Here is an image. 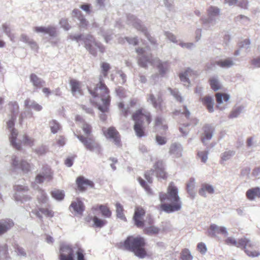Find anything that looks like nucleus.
I'll list each match as a JSON object with an SVG mask.
<instances>
[{
    "label": "nucleus",
    "instance_id": "412c9836",
    "mask_svg": "<svg viewBox=\"0 0 260 260\" xmlns=\"http://www.w3.org/2000/svg\"><path fill=\"white\" fill-rule=\"evenodd\" d=\"M148 101L151 102L153 107L156 109L159 110H162L161 104L162 100L161 98V94L160 92H159L156 96H155L153 93H151L149 95Z\"/></svg>",
    "mask_w": 260,
    "mask_h": 260
},
{
    "label": "nucleus",
    "instance_id": "ea45409f",
    "mask_svg": "<svg viewBox=\"0 0 260 260\" xmlns=\"http://www.w3.org/2000/svg\"><path fill=\"white\" fill-rule=\"evenodd\" d=\"M116 208L117 217L122 220L125 221L126 217L123 214V209L122 206L120 203H117L116 204Z\"/></svg>",
    "mask_w": 260,
    "mask_h": 260
},
{
    "label": "nucleus",
    "instance_id": "ddd939ff",
    "mask_svg": "<svg viewBox=\"0 0 260 260\" xmlns=\"http://www.w3.org/2000/svg\"><path fill=\"white\" fill-rule=\"evenodd\" d=\"M52 179V172L51 169L47 166L42 167L41 171L36 176L35 182L42 183L44 180L50 181Z\"/></svg>",
    "mask_w": 260,
    "mask_h": 260
},
{
    "label": "nucleus",
    "instance_id": "09e8293b",
    "mask_svg": "<svg viewBox=\"0 0 260 260\" xmlns=\"http://www.w3.org/2000/svg\"><path fill=\"white\" fill-rule=\"evenodd\" d=\"M169 90L170 91L171 94L174 97V98L178 102L182 103L184 101L183 98L181 96L179 91L177 89H172L171 88H169Z\"/></svg>",
    "mask_w": 260,
    "mask_h": 260
},
{
    "label": "nucleus",
    "instance_id": "774afa93",
    "mask_svg": "<svg viewBox=\"0 0 260 260\" xmlns=\"http://www.w3.org/2000/svg\"><path fill=\"white\" fill-rule=\"evenodd\" d=\"M78 20L79 21V26L81 27L84 28L88 25V21L86 20V19L84 18V16L82 15V16H80V18L78 19Z\"/></svg>",
    "mask_w": 260,
    "mask_h": 260
},
{
    "label": "nucleus",
    "instance_id": "3c124183",
    "mask_svg": "<svg viewBox=\"0 0 260 260\" xmlns=\"http://www.w3.org/2000/svg\"><path fill=\"white\" fill-rule=\"evenodd\" d=\"M92 220L94 223V225L96 228H101L107 223L106 220L100 219L97 216H94Z\"/></svg>",
    "mask_w": 260,
    "mask_h": 260
},
{
    "label": "nucleus",
    "instance_id": "f3484780",
    "mask_svg": "<svg viewBox=\"0 0 260 260\" xmlns=\"http://www.w3.org/2000/svg\"><path fill=\"white\" fill-rule=\"evenodd\" d=\"M208 236L211 237H215L216 234H221L224 236L228 235L227 229L224 226H219L215 224H211L208 231Z\"/></svg>",
    "mask_w": 260,
    "mask_h": 260
},
{
    "label": "nucleus",
    "instance_id": "5701e85b",
    "mask_svg": "<svg viewBox=\"0 0 260 260\" xmlns=\"http://www.w3.org/2000/svg\"><path fill=\"white\" fill-rule=\"evenodd\" d=\"M154 172L157 178L165 179L167 178V174L165 171V168L162 161H157L154 165Z\"/></svg>",
    "mask_w": 260,
    "mask_h": 260
},
{
    "label": "nucleus",
    "instance_id": "7ed1b4c3",
    "mask_svg": "<svg viewBox=\"0 0 260 260\" xmlns=\"http://www.w3.org/2000/svg\"><path fill=\"white\" fill-rule=\"evenodd\" d=\"M136 52L139 56L138 64L142 68H146L148 63H150L157 67L159 74L164 76L169 69V64L167 61L162 62L157 58H152L151 54L146 53L145 49L143 48H138Z\"/></svg>",
    "mask_w": 260,
    "mask_h": 260
},
{
    "label": "nucleus",
    "instance_id": "6e6d98bb",
    "mask_svg": "<svg viewBox=\"0 0 260 260\" xmlns=\"http://www.w3.org/2000/svg\"><path fill=\"white\" fill-rule=\"evenodd\" d=\"M209 154L208 150H205L202 151H199L198 152V155L201 159L202 162L205 163L208 159V155Z\"/></svg>",
    "mask_w": 260,
    "mask_h": 260
},
{
    "label": "nucleus",
    "instance_id": "6ab92c4d",
    "mask_svg": "<svg viewBox=\"0 0 260 260\" xmlns=\"http://www.w3.org/2000/svg\"><path fill=\"white\" fill-rule=\"evenodd\" d=\"M145 211L142 208H137L135 210L133 220L135 222V224L138 228H142L144 225V223L141 220L142 217L145 215Z\"/></svg>",
    "mask_w": 260,
    "mask_h": 260
},
{
    "label": "nucleus",
    "instance_id": "a18cd8bd",
    "mask_svg": "<svg viewBox=\"0 0 260 260\" xmlns=\"http://www.w3.org/2000/svg\"><path fill=\"white\" fill-rule=\"evenodd\" d=\"M236 22L240 23L244 25H248L250 21V19L243 15H239L235 18Z\"/></svg>",
    "mask_w": 260,
    "mask_h": 260
},
{
    "label": "nucleus",
    "instance_id": "72a5a7b5",
    "mask_svg": "<svg viewBox=\"0 0 260 260\" xmlns=\"http://www.w3.org/2000/svg\"><path fill=\"white\" fill-rule=\"evenodd\" d=\"M195 179L193 178H191L189 179V182L186 184L187 192L192 199H193L196 195V192L194 190L195 188Z\"/></svg>",
    "mask_w": 260,
    "mask_h": 260
},
{
    "label": "nucleus",
    "instance_id": "a19ab883",
    "mask_svg": "<svg viewBox=\"0 0 260 260\" xmlns=\"http://www.w3.org/2000/svg\"><path fill=\"white\" fill-rule=\"evenodd\" d=\"M49 126L53 134L57 133L61 127L59 123L55 120H52L49 122Z\"/></svg>",
    "mask_w": 260,
    "mask_h": 260
},
{
    "label": "nucleus",
    "instance_id": "37998d69",
    "mask_svg": "<svg viewBox=\"0 0 260 260\" xmlns=\"http://www.w3.org/2000/svg\"><path fill=\"white\" fill-rule=\"evenodd\" d=\"M160 229L154 226H150L149 227L145 228L144 232L145 234L148 235H152L157 234L159 233Z\"/></svg>",
    "mask_w": 260,
    "mask_h": 260
},
{
    "label": "nucleus",
    "instance_id": "f704fd0d",
    "mask_svg": "<svg viewBox=\"0 0 260 260\" xmlns=\"http://www.w3.org/2000/svg\"><path fill=\"white\" fill-rule=\"evenodd\" d=\"M60 253H64L69 256L74 255V251L72 246L69 244H61L60 246Z\"/></svg>",
    "mask_w": 260,
    "mask_h": 260
},
{
    "label": "nucleus",
    "instance_id": "e433bc0d",
    "mask_svg": "<svg viewBox=\"0 0 260 260\" xmlns=\"http://www.w3.org/2000/svg\"><path fill=\"white\" fill-rule=\"evenodd\" d=\"M70 85L71 86V91L72 93L74 95H75V94L77 92L80 93V82L77 81L76 80L72 79L70 81Z\"/></svg>",
    "mask_w": 260,
    "mask_h": 260
},
{
    "label": "nucleus",
    "instance_id": "c9c22d12",
    "mask_svg": "<svg viewBox=\"0 0 260 260\" xmlns=\"http://www.w3.org/2000/svg\"><path fill=\"white\" fill-rule=\"evenodd\" d=\"M9 109L11 112V116L13 119H16L19 112V106L16 102H11L9 104Z\"/></svg>",
    "mask_w": 260,
    "mask_h": 260
},
{
    "label": "nucleus",
    "instance_id": "473e14b6",
    "mask_svg": "<svg viewBox=\"0 0 260 260\" xmlns=\"http://www.w3.org/2000/svg\"><path fill=\"white\" fill-rule=\"evenodd\" d=\"M24 105L26 108L32 109L36 111H40L43 107L41 105L38 104L36 102L30 99H26L24 101Z\"/></svg>",
    "mask_w": 260,
    "mask_h": 260
},
{
    "label": "nucleus",
    "instance_id": "c85d7f7f",
    "mask_svg": "<svg viewBox=\"0 0 260 260\" xmlns=\"http://www.w3.org/2000/svg\"><path fill=\"white\" fill-rule=\"evenodd\" d=\"M30 81L36 88H41L45 84V82L38 77L35 74L32 73L29 76Z\"/></svg>",
    "mask_w": 260,
    "mask_h": 260
},
{
    "label": "nucleus",
    "instance_id": "4d7b16f0",
    "mask_svg": "<svg viewBox=\"0 0 260 260\" xmlns=\"http://www.w3.org/2000/svg\"><path fill=\"white\" fill-rule=\"evenodd\" d=\"M102 73L106 77L108 75L109 70L110 69V65L107 62H102L101 64Z\"/></svg>",
    "mask_w": 260,
    "mask_h": 260
},
{
    "label": "nucleus",
    "instance_id": "2f4dec72",
    "mask_svg": "<svg viewBox=\"0 0 260 260\" xmlns=\"http://www.w3.org/2000/svg\"><path fill=\"white\" fill-rule=\"evenodd\" d=\"M40 212L42 213L47 217H52L53 216V212L52 210H49L48 209L40 208L39 211H32V213L33 214L36 215L37 217L41 219L42 218V216Z\"/></svg>",
    "mask_w": 260,
    "mask_h": 260
},
{
    "label": "nucleus",
    "instance_id": "13d9d810",
    "mask_svg": "<svg viewBox=\"0 0 260 260\" xmlns=\"http://www.w3.org/2000/svg\"><path fill=\"white\" fill-rule=\"evenodd\" d=\"M250 41L248 39H245L239 43L240 49H245V51L250 48Z\"/></svg>",
    "mask_w": 260,
    "mask_h": 260
},
{
    "label": "nucleus",
    "instance_id": "9b49d317",
    "mask_svg": "<svg viewBox=\"0 0 260 260\" xmlns=\"http://www.w3.org/2000/svg\"><path fill=\"white\" fill-rule=\"evenodd\" d=\"M104 136L108 139H112L115 145L118 147L121 146L120 135L118 132L114 127H110L107 129L103 128Z\"/></svg>",
    "mask_w": 260,
    "mask_h": 260
},
{
    "label": "nucleus",
    "instance_id": "603ef678",
    "mask_svg": "<svg viewBox=\"0 0 260 260\" xmlns=\"http://www.w3.org/2000/svg\"><path fill=\"white\" fill-rule=\"evenodd\" d=\"M121 40H119V42L120 43H122L124 42V40H126L129 44L133 45L134 46H136L138 44V40L137 37L134 38H129L125 37L124 38H122Z\"/></svg>",
    "mask_w": 260,
    "mask_h": 260
},
{
    "label": "nucleus",
    "instance_id": "7c9ffc66",
    "mask_svg": "<svg viewBox=\"0 0 260 260\" xmlns=\"http://www.w3.org/2000/svg\"><path fill=\"white\" fill-rule=\"evenodd\" d=\"M211 89L216 91L221 88V84L218 76H213L209 79Z\"/></svg>",
    "mask_w": 260,
    "mask_h": 260
},
{
    "label": "nucleus",
    "instance_id": "f8f14e48",
    "mask_svg": "<svg viewBox=\"0 0 260 260\" xmlns=\"http://www.w3.org/2000/svg\"><path fill=\"white\" fill-rule=\"evenodd\" d=\"M16 119H13V117L11 116L10 119L7 122V127L10 129V136L9 137L11 145L16 149L19 150L21 148L20 144L16 142L17 136V132L16 130L13 128L14 125V121Z\"/></svg>",
    "mask_w": 260,
    "mask_h": 260
},
{
    "label": "nucleus",
    "instance_id": "4468645a",
    "mask_svg": "<svg viewBox=\"0 0 260 260\" xmlns=\"http://www.w3.org/2000/svg\"><path fill=\"white\" fill-rule=\"evenodd\" d=\"M11 165L15 171L20 170L24 173H28L30 169L29 164L23 160L20 161L16 156L12 157Z\"/></svg>",
    "mask_w": 260,
    "mask_h": 260
},
{
    "label": "nucleus",
    "instance_id": "20e7f679",
    "mask_svg": "<svg viewBox=\"0 0 260 260\" xmlns=\"http://www.w3.org/2000/svg\"><path fill=\"white\" fill-rule=\"evenodd\" d=\"M92 127L90 125L87 123H84L82 126V130L87 137L82 135H77L74 133L75 136L83 144L85 148L91 152L99 154L102 152V148L101 145L97 142L92 137L89 136L91 133Z\"/></svg>",
    "mask_w": 260,
    "mask_h": 260
},
{
    "label": "nucleus",
    "instance_id": "393cba45",
    "mask_svg": "<svg viewBox=\"0 0 260 260\" xmlns=\"http://www.w3.org/2000/svg\"><path fill=\"white\" fill-rule=\"evenodd\" d=\"M234 61L232 58H227L224 59H220L211 63V65H217L223 69L230 68L234 65Z\"/></svg>",
    "mask_w": 260,
    "mask_h": 260
},
{
    "label": "nucleus",
    "instance_id": "79ce46f5",
    "mask_svg": "<svg viewBox=\"0 0 260 260\" xmlns=\"http://www.w3.org/2000/svg\"><path fill=\"white\" fill-rule=\"evenodd\" d=\"M216 101L217 103L220 105L223 103V101L227 102L230 99V95L228 94L221 93H217L215 95Z\"/></svg>",
    "mask_w": 260,
    "mask_h": 260
},
{
    "label": "nucleus",
    "instance_id": "dca6fc26",
    "mask_svg": "<svg viewBox=\"0 0 260 260\" xmlns=\"http://www.w3.org/2000/svg\"><path fill=\"white\" fill-rule=\"evenodd\" d=\"M34 30L37 33L48 34L51 37H56L57 34L56 27L52 25H49L47 27L36 26L34 28Z\"/></svg>",
    "mask_w": 260,
    "mask_h": 260
},
{
    "label": "nucleus",
    "instance_id": "69168bd1",
    "mask_svg": "<svg viewBox=\"0 0 260 260\" xmlns=\"http://www.w3.org/2000/svg\"><path fill=\"white\" fill-rule=\"evenodd\" d=\"M154 173V171L153 170H151L149 171L146 172L145 173V178L147 180V181L151 183L152 182V176Z\"/></svg>",
    "mask_w": 260,
    "mask_h": 260
},
{
    "label": "nucleus",
    "instance_id": "bb28decb",
    "mask_svg": "<svg viewBox=\"0 0 260 260\" xmlns=\"http://www.w3.org/2000/svg\"><path fill=\"white\" fill-rule=\"evenodd\" d=\"M246 197L250 201H253L256 198H260V187H255L248 189Z\"/></svg>",
    "mask_w": 260,
    "mask_h": 260
},
{
    "label": "nucleus",
    "instance_id": "a878e982",
    "mask_svg": "<svg viewBox=\"0 0 260 260\" xmlns=\"http://www.w3.org/2000/svg\"><path fill=\"white\" fill-rule=\"evenodd\" d=\"M203 105L205 106L208 111L212 113L214 112V101L213 97L211 95H206L200 99Z\"/></svg>",
    "mask_w": 260,
    "mask_h": 260
},
{
    "label": "nucleus",
    "instance_id": "aec40b11",
    "mask_svg": "<svg viewBox=\"0 0 260 260\" xmlns=\"http://www.w3.org/2000/svg\"><path fill=\"white\" fill-rule=\"evenodd\" d=\"M14 225L13 220L10 218L0 220V235H2L11 229Z\"/></svg>",
    "mask_w": 260,
    "mask_h": 260
},
{
    "label": "nucleus",
    "instance_id": "338daca9",
    "mask_svg": "<svg viewBox=\"0 0 260 260\" xmlns=\"http://www.w3.org/2000/svg\"><path fill=\"white\" fill-rule=\"evenodd\" d=\"M138 181L139 182V183L140 185L148 192H150L151 191V189L150 187L147 185L146 181L143 180L142 178L139 177L138 178Z\"/></svg>",
    "mask_w": 260,
    "mask_h": 260
},
{
    "label": "nucleus",
    "instance_id": "1a4fd4ad",
    "mask_svg": "<svg viewBox=\"0 0 260 260\" xmlns=\"http://www.w3.org/2000/svg\"><path fill=\"white\" fill-rule=\"evenodd\" d=\"M208 18H202V22L204 25L210 24L215 25L218 20V17L220 14V9L215 6H210L207 10Z\"/></svg>",
    "mask_w": 260,
    "mask_h": 260
},
{
    "label": "nucleus",
    "instance_id": "a211bd4d",
    "mask_svg": "<svg viewBox=\"0 0 260 260\" xmlns=\"http://www.w3.org/2000/svg\"><path fill=\"white\" fill-rule=\"evenodd\" d=\"M76 184L80 191H85L88 186L91 188L94 187V183L83 177L80 176L77 178Z\"/></svg>",
    "mask_w": 260,
    "mask_h": 260
},
{
    "label": "nucleus",
    "instance_id": "8fccbe9b",
    "mask_svg": "<svg viewBox=\"0 0 260 260\" xmlns=\"http://www.w3.org/2000/svg\"><path fill=\"white\" fill-rule=\"evenodd\" d=\"M193 257L190 251L187 249H184L181 253V260H192Z\"/></svg>",
    "mask_w": 260,
    "mask_h": 260
},
{
    "label": "nucleus",
    "instance_id": "423d86ee",
    "mask_svg": "<svg viewBox=\"0 0 260 260\" xmlns=\"http://www.w3.org/2000/svg\"><path fill=\"white\" fill-rule=\"evenodd\" d=\"M226 244L236 246L244 250L247 255L250 257H257L260 253L256 250H250L248 248H254L256 246V242L250 240L249 238L244 237L239 239L237 241L235 238L230 237L225 241Z\"/></svg>",
    "mask_w": 260,
    "mask_h": 260
},
{
    "label": "nucleus",
    "instance_id": "680f3d73",
    "mask_svg": "<svg viewBox=\"0 0 260 260\" xmlns=\"http://www.w3.org/2000/svg\"><path fill=\"white\" fill-rule=\"evenodd\" d=\"M197 248L198 251L203 254H205L207 250L206 245L202 242L199 243L198 244Z\"/></svg>",
    "mask_w": 260,
    "mask_h": 260
},
{
    "label": "nucleus",
    "instance_id": "f03ea898",
    "mask_svg": "<svg viewBox=\"0 0 260 260\" xmlns=\"http://www.w3.org/2000/svg\"><path fill=\"white\" fill-rule=\"evenodd\" d=\"M88 91L93 98L101 100L102 104L98 105L99 110L103 113L107 112L109 109L110 96L109 90L103 83L102 76H100L99 83L96 84V87L93 89L88 88Z\"/></svg>",
    "mask_w": 260,
    "mask_h": 260
},
{
    "label": "nucleus",
    "instance_id": "4c0bfd02",
    "mask_svg": "<svg viewBox=\"0 0 260 260\" xmlns=\"http://www.w3.org/2000/svg\"><path fill=\"white\" fill-rule=\"evenodd\" d=\"M236 152L234 150H228L221 154V164L223 161H226L230 159L235 154Z\"/></svg>",
    "mask_w": 260,
    "mask_h": 260
},
{
    "label": "nucleus",
    "instance_id": "de8ad7c7",
    "mask_svg": "<svg viewBox=\"0 0 260 260\" xmlns=\"http://www.w3.org/2000/svg\"><path fill=\"white\" fill-rule=\"evenodd\" d=\"M189 72V70H186L185 72L183 73H181L179 75V77L180 80L183 83L185 86L187 87L189 86V81L188 78V73Z\"/></svg>",
    "mask_w": 260,
    "mask_h": 260
},
{
    "label": "nucleus",
    "instance_id": "052dcab7",
    "mask_svg": "<svg viewBox=\"0 0 260 260\" xmlns=\"http://www.w3.org/2000/svg\"><path fill=\"white\" fill-rule=\"evenodd\" d=\"M155 141L158 145H164L167 143V139L165 137L157 135L155 137Z\"/></svg>",
    "mask_w": 260,
    "mask_h": 260
},
{
    "label": "nucleus",
    "instance_id": "c756f323",
    "mask_svg": "<svg viewBox=\"0 0 260 260\" xmlns=\"http://www.w3.org/2000/svg\"><path fill=\"white\" fill-rule=\"evenodd\" d=\"M214 191L213 186L208 184H203L201 186V188L199 190V193L200 196L206 197L207 193L209 194L213 193Z\"/></svg>",
    "mask_w": 260,
    "mask_h": 260
},
{
    "label": "nucleus",
    "instance_id": "39448f33",
    "mask_svg": "<svg viewBox=\"0 0 260 260\" xmlns=\"http://www.w3.org/2000/svg\"><path fill=\"white\" fill-rule=\"evenodd\" d=\"M145 245V239L140 236H128L123 244L126 249L134 252L140 258H143L146 255V252L144 248Z\"/></svg>",
    "mask_w": 260,
    "mask_h": 260
},
{
    "label": "nucleus",
    "instance_id": "864d4df0",
    "mask_svg": "<svg viewBox=\"0 0 260 260\" xmlns=\"http://www.w3.org/2000/svg\"><path fill=\"white\" fill-rule=\"evenodd\" d=\"M99 209L101 211L102 215L105 217L109 218L111 216V212L107 207L101 205L99 206Z\"/></svg>",
    "mask_w": 260,
    "mask_h": 260
},
{
    "label": "nucleus",
    "instance_id": "bf43d9fd",
    "mask_svg": "<svg viewBox=\"0 0 260 260\" xmlns=\"http://www.w3.org/2000/svg\"><path fill=\"white\" fill-rule=\"evenodd\" d=\"M165 35L166 38H167L170 41L175 44L177 43L178 41L176 37L173 33L170 31H165Z\"/></svg>",
    "mask_w": 260,
    "mask_h": 260
},
{
    "label": "nucleus",
    "instance_id": "9d476101",
    "mask_svg": "<svg viewBox=\"0 0 260 260\" xmlns=\"http://www.w3.org/2000/svg\"><path fill=\"white\" fill-rule=\"evenodd\" d=\"M127 20L128 24L133 26L138 30L143 32L148 40L151 41L146 28L142 24L141 21L139 19H137L133 15L128 14L127 16Z\"/></svg>",
    "mask_w": 260,
    "mask_h": 260
},
{
    "label": "nucleus",
    "instance_id": "cd10ccee",
    "mask_svg": "<svg viewBox=\"0 0 260 260\" xmlns=\"http://www.w3.org/2000/svg\"><path fill=\"white\" fill-rule=\"evenodd\" d=\"M70 208H72L75 212L79 215H82L85 210L83 203L79 200L72 202Z\"/></svg>",
    "mask_w": 260,
    "mask_h": 260
},
{
    "label": "nucleus",
    "instance_id": "49530a36",
    "mask_svg": "<svg viewBox=\"0 0 260 260\" xmlns=\"http://www.w3.org/2000/svg\"><path fill=\"white\" fill-rule=\"evenodd\" d=\"M38 199L39 203L44 204H47L48 200L46 193L42 190L39 191Z\"/></svg>",
    "mask_w": 260,
    "mask_h": 260
},
{
    "label": "nucleus",
    "instance_id": "6e6552de",
    "mask_svg": "<svg viewBox=\"0 0 260 260\" xmlns=\"http://www.w3.org/2000/svg\"><path fill=\"white\" fill-rule=\"evenodd\" d=\"M133 119L135 121L134 126V131L137 137L141 138L144 136V122L146 121L147 124L151 122V116L150 113L144 114L141 110H139L133 115Z\"/></svg>",
    "mask_w": 260,
    "mask_h": 260
},
{
    "label": "nucleus",
    "instance_id": "e2e57ef3",
    "mask_svg": "<svg viewBox=\"0 0 260 260\" xmlns=\"http://www.w3.org/2000/svg\"><path fill=\"white\" fill-rule=\"evenodd\" d=\"M77 260H85L84 256V250L79 248L76 252Z\"/></svg>",
    "mask_w": 260,
    "mask_h": 260
},
{
    "label": "nucleus",
    "instance_id": "4be33fe9",
    "mask_svg": "<svg viewBox=\"0 0 260 260\" xmlns=\"http://www.w3.org/2000/svg\"><path fill=\"white\" fill-rule=\"evenodd\" d=\"M204 133L202 137V141L205 144L206 141H209L213 137L214 129L213 126L209 124H206L203 127Z\"/></svg>",
    "mask_w": 260,
    "mask_h": 260
},
{
    "label": "nucleus",
    "instance_id": "2eb2a0df",
    "mask_svg": "<svg viewBox=\"0 0 260 260\" xmlns=\"http://www.w3.org/2000/svg\"><path fill=\"white\" fill-rule=\"evenodd\" d=\"M14 189L16 191L14 197L16 201L22 203L29 199V197L25 194L28 190L27 186L17 185L14 186Z\"/></svg>",
    "mask_w": 260,
    "mask_h": 260
},
{
    "label": "nucleus",
    "instance_id": "c03bdc74",
    "mask_svg": "<svg viewBox=\"0 0 260 260\" xmlns=\"http://www.w3.org/2000/svg\"><path fill=\"white\" fill-rule=\"evenodd\" d=\"M244 109L243 106H239L234 108L229 116L230 118H234L239 116Z\"/></svg>",
    "mask_w": 260,
    "mask_h": 260
},
{
    "label": "nucleus",
    "instance_id": "0eeeda50",
    "mask_svg": "<svg viewBox=\"0 0 260 260\" xmlns=\"http://www.w3.org/2000/svg\"><path fill=\"white\" fill-rule=\"evenodd\" d=\"M68 39L79 42L82 40L84 42V47L92 55L95 56L97 54V49L103 53L105 51V48L100 43L95 42L94 38L91 35H87L85 37L81 34L70 35Z\"/></svg>",
    "mask_w": 260,
    "mask_h": 260
},
{
    "label": "nucleus",
    "instance_id": "f257e3e1",
    "mask_svg": "<svg viewBox=\"0 0 260 260\" xmlns=\"http://www.w3.org/2000/svg\"><path fill=\"white\" fill-rule=\"evenodd\" d=\"M159 199L162 203L160 206V209L167 213L178 211L181 208L182 203L178 195V190L173 182L169 184L167 193L159 192Z\"/></svg>",
    "mask_w": 260,
    "mask_h": 260
},
{
    "label": "nucleus",
    "instance_id": "b1692460",
    "mask_svg": "<svg viewBox=\"0 0 260 260\" xmlns=\"http://www.w3.org/2000/svg\"><path fill=\"white\" fill-rule=\"evenodd\" d=\"M183 147L179 143L175 142L172 143L170 147L169 153L174 157L178 158L182 156Z\"/></svg>",
    "mask_w": 260,
    "mask_h": 260
},
{
    "label": "nucleus",
    "instance_id": "5fc2aeb1",
    "mask_svg": "<svg viewBox=\"0 0 260 260\" xmlns=\"http://www.w3.org/2000/svg\"><path fill=\"white\" fill-rule=\"evenodd\" d=\"M59 24L60 25L61 27L63 28V29L66 30H69L71 26L68 22V20L67 18H61L59 20Z\"/></svg>",
    "mask_w": 260,
    "mask_h": 260
},
{
    "label": "nucleus",
    "instance_id": "0e129e2a",
    "mask_svg": "<svg viewBox=\"0 0 260 260\" xmlns=\"http://www.w3.org/2000/svg\"><path fill=\"white\" fill-rule=\"evenodd\" d=\"M2 28L7 36L11 33L10 24L8 23H5L3 24L2 25Z\"/></svg>",
    "mask_w": 260,
    "mask_h": 260
},
{
    "label": "nucleus",
    "instance_id": "58836bf2",
    "mask_svg": "<svg viewBox=\"0 0 260 260\" xmlns=\"http://www.w3.org/2000/svg\"><path fill=\"white\" fill-rule=\"evenodd\" d=\"M51 194L53 199L58 201H62L64 197L63 191L58 189L52 191Z\"/></svg>",
    "mask_w": 260,
    "mask_h": 260
}]
</instances>
